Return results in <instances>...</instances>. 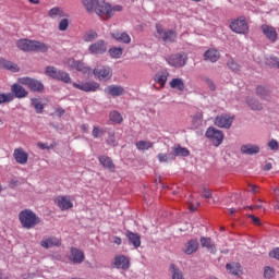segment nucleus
<instances>
[{
  "label": "nucleus",
  "instance_id": "nucleus-50",
  "mask_svg": "<svg viewBox=\"0 0 279 279\" xmlns=\"http://www.w3.org/2000/svg\"><path fill=\"white\" fill-rule=\"evenodd\" d=\"M274 276H276L274 268L266 266L264 268V277L269 279V278H274Z\"/></svg>",
  "mask_w": 279,
  "mask_h": 279
},
{
  "label": "nucleus",
  "instance_id": "nucleus-15",
  "mask_svg": "<svg viewBox=\"0 0 279 279\" xmlns=\"http://www.w3.org/2000/svg\"><path fill=\"white\" fill-rule=\"evenodd\" d=\"M54 204H57L60 210H71V208H73V201H71V196H57Z\"/></svg>",
  "mask_w": 279,
  "mask_h": 279
},
{
  "label": "nucleus",
  "instance_id": "nucleus-14",
  "mask_svg": "<svg viewBox=\"0 0 279 279\" xmlns=\"http://www.w3.org/2000/svg\"><path fill=\"white\" fill-rule=\"evenodd\" d=\"M260 29L269 43H276V40H278V31H276V27L264 24Z\"/></svg>",
  "mask_w": 279,
  "mask_h": 279
},
{
  "label": "nucleus",
  "instance_id": "nucleus-22",
  "mask_svg": "<svg viewBox=\"0 0 279 279\" xmlns=\"http://www.w3.org/2000/svg\"><path fill=\"white\" fill-rule=\"evenodd\" d=\"M240 151L246 156H255V154H260V146L256 144H244L241 146Z\"/></svg>",
  "mask_w": 279,
  "mask_h": 279
},
{
  "label": "nucleus",
  "instance_id": "nucleus-27",
  "mask_svg": "<svg viewBox=\"0 0 279 279\" xmlns=\"http://www.w3.org/2000/svg\"><path fill=\"white\" fill-rule=\"evenodd\" d=\"M125 236L129 240V243L135 248L141 247V235L132 231H126Z\"/></svg>",
  "mask_w": 279,
  "mask_h": 279
},
{
  "label": "nucleus",
  "instance_id": "nucleus-10",
  "mask_svg": "<svg viewBox=\"0 0 279 279\" xmlns=\"http://www.w3.org/2000/svg\"><path fill=\"white\" fill-rule=\"evenodd\" d=\"M230 29H232L235 34H248L250 26L247 25V22L245 21V17H239L231 22Z\"/></svg>",
  "mask_w": 279,
  "mask_h": 279
},
{
  "label": "nucleus",
  "instance_id": "nucleus-63",
  "mask_svg": "<svg viewBox=\"0 0 279 279\" xmlns=\"http://www.w3.org/2000/svg\"><path fill=\"white\" fill-rule=\"evenodd\" d=\"M234 213H236V209H234V208H230V209H229V214H230V215H234Z\"/></svg>",
  "mask_w": 279,
  "mask_h": 279
},
{
  "label": "nucleus",
  "instance_id": "nucleus-47",
  "mask_svg": "<svg viewBox=\"0 0 279 279\" xmlns=\"http://www.w3.org/2000/svg\"><path fill=\"white\" fill-rule=\"evenodd\" d=\"M202 82H204V84H206V86H208L209 90H217V86L215 85V82H213V80H210L208 76H204L202 78Z\"/></svg>",
  "mask_w": 279,
  "mask_h": 279
},
{
  "label": "nucleus",
  "instance_id": "nucleus-4",
  "mask_svg": "<svg viewBox=\"0 0 279 279\" xmlns=\"http://www.w3.org/2000/svg\"><path fill=\"white\" fill-rule=\"evenodd\" d=\"M205 136L210 141V143H213L214 147H219V145L223 143V138H226L223 131H220L214 126H209L207 129Z\"/></svg>",
  "mask_w": 279,
  "mask_h": 279
},
{
  "label": "nucleus",
  "instance_id": "nucleus-23",
  "mask_svg": "<svg viewBox=\"0 0 279 279\" xmlns=\"http://www.w3.org/2000/svg\"><path fill=\"white\" fill-rule=\"evenodd\" d=\"M84 258V251L76 247H71V260L74 263V265H82Z\"/></svg>",
  "mask_w": 279,
  "mask_h": 279
},
{
  "label": "nucleus",
  "instance_id": "nucleus-37",
  "mask_svg": "<svg viewBox=\"0 0 279 279\" xmlns=\"http://www.w3.org/2000/svg\"><path fill=\"white\" fill-rule=\"evenodd\" d=\"M170 87L175 88L177 90H180L181 93H183L185 85H184V80L182 78H173L170 82Z\"/></svg>",
  "mask_w": 279,
  "mask_h": 279
},
{
  "label": "nucleus",
  "instance_id": "nucleus-45",
  "mask_svg": "<svg viewBox=\"0 0 279 279\" xmlns=\"http://www.w3.org/2000/svg\"><path fill=\"white\" fill-rule=\"evenodd\" d=\"M227 65L230 69V71H233V72L241 71V65L236 62V60L232 58L228 60Z\"/></svg>",
  "mask_w": 279,
  "mask_h": 279
},
{
  "label": "nucleus",
  "instance_id": "nucleus-52",
  "mask_svg": "<svg viewBox=\"0 0 279 279\" xmlns=\"http://www.w3.org/2000/svg\"><path fill=\"white\" fill-rule=\"evenodd\" d=\"M268 147L271 151H278L279 149V143L276 140H270L268 142Z\"/></svg>",
  "mask_w": 279,
  "mask_h": 279
},
{
  "label": "nucleus",
  "instance_id": "nucleus-24",
  "mask_svg": "<svg viewBox=\"0 0 279 279\" xmlns=\"http://www.w3.org/2000/svg\"><path fill=\"white\" fill-rule=\"evenodd\" d=\"M199 250V242L197 240H190L187 243L184 244L183 252L191 256V254H195Z\"/></svg>",
  "mask_w": 279,
  "mask_h": 279
},
{
  "label": "nucleus",
  "instance_id": "nucleus-41",
  "mask_svg": "<svg viewBox=\"0 0 279 279\" xmlns=\"http://www.w3.org/2000/svg\"><path fill=\"white\" fill-rule=\"evenodd\" d=\"M226 268L233 276H239V271H241V265L239 264H227Z\"/></svg>",
  "mask_w": 279,
  "mask_h": 279
},
{
  "label": "nucleus",
  "instance_id": "nucleus-61",
  "mask_svg": "<svg viewBox=\"0 0 279 279\" xmlns=\"http://www.w3.org/2000/svg\"><path fill=\"white\" fill-rule=\"evenodd\" d=\"M252 193H258V185H251Z\"/></svg>",
  "mask_w": 279,
  "mask_h": 279
},
{
  "label": "nucleus",
  "instance_id": "nucleus-6",
  "mask_svg": "<svg viewBox=\"0 0 279 279\" xmlns=\"http://www.w3.org/2000/svg\"><path fill=\"white\" fill-rule=\"evenodd\" d=\"M46 74H48L49 77H52V80H58L59 82H63L64 84H71V75L53 66H47Z\"/></svg>",
  "mask_w": 279,
  "mask_h": 279
},
{
  "label": "nucleus",
  "instance_id": "nucleus-48",
  "mask_svg": "<svg viewBox=\"0 0 279 279\" xmlns=\"http://www.w3.org/2000/svg\"><path fill=\"white\" fill-rule=\"evenodd\" d=\"M105 133L106 131H104V129H99V126H94L92 136H94V138H101Z\"/></svg>",
  "mask_w": 279,
  "mask_h": 279
},
{
  "label": "nucleus",
  "instance_id": "nucleus-8",
  "mask_svg": "<svg viewBox=\"0 0 279 279\" xmlns=\"http://www.w3.org/2000/svg\"><path fill=\"white\" fill-rule=\"evenodd\" d=\"M187 60H189V56H186V53H184V52L171 54L170 57H168L166 59L168 64L170 66H174V69H181V66H185Z\"/></svg>",
  "mask_w": 279,
  "mask_h": 279
},
{
  "label": "nucleus",
  "instance_id": "nucleus-46",
  "mask_svg": "<svg viewBox=\"0 0 279 279\" xmlns=\"http://www.w3.org/2000/svg\"><path fill=\"white\" fill-rule=\"evenodd\" d=\"M97 36H98L97 32L89 31V32L85 33L83 40L85 43H93V40H96Z\"/></svg>",
  "mask_w": 279,
  "mask_h": 279
},
{
  "label": "nucleus",
  "instance_id": "nucleus-40",
  "mask_svg": "<svg viewBox=\"0 0 279 279\" xmlns=\"http://www.w3.org/2000/svg\"><path fill=\"white\" fill-rule=\"evenodd\" d=\"M157 158H158L159 162H171V160H175L173 158V154L171 151L168 155L165 153H159L157 155Z\"/></svg>",
  "mask_w": 279,
  "mask_h": 279
},
{
  "label": "nucleus",
  "instance_id": "nucleus-12",
  "mask_svg": "<svg viewBox=\"0 0 279 279\" xmlns=\"http://www.w3.org/2000/svg\"><path fill=\"white\" fill-rule=\"evenodd\" d=\"M234 121V117H230L228 114H222L216 117L214 123L217 128H222L225 130H230L232 128V123Z\"/></svg>",
  "mask_w": 279,
  "mask_h": 279
},
{
  "label": "nucleus",
  "instance_id": "nucleus-62",
  "mask_svg": "<svg viewBox=\"0 0 279 279\" xmlns=\"http://www.w3.org/2000/svg\"><path fill=\"white\" fill-rule=\"evenodd\" d=\"M81 130H83V132H88V124H82Z\"/></svg>",
  "mask_w": 279,
  "mask_h": 279
},
{
  "label": "nucleus",
  "instance_id": "nucleus-5",
  "mask_svg": "<svg viewBox=\"0 0 279 279\" xmlns=\"http://www.w3.org/2000/svg\"><path fill=\"white\" fill-rule=\"evenodd\" d=\"M156 38L162 40V43H174L178 35L171 29H165L160 24L156 25Z\"/></svg>",
  "mask_w": 279,
  "mask_h": 279
},
{
  "label": "nucleus",
  "instance_id": "nucleus-28",
  "mask_svg": "<svg viewBox=\"0 0 279 279\" xmlns=\"http://www.w3.org/2000/svg\"><path fill=\"white\" fill-rule=\"evenodd\" d=\"M171 279H186L184 277V271L180 269L175 264H171L169 268Z\"/></svg>",
  "mask_w": 279,
  "mask_h": 279
},
{
  "label": "nucleus",
  "instance_id": "nucleus-26",
  "mask_svg": "<svg viewBox=\"0 0 279 279\" xmlns=\"http://www.w3.org/2000/svg\"><path fill=\"white\" fill-rule=\"evenodd\" d=\"M98 160L100 165L104 167V169H107L108 171H111L113 173L116 166L112 161V158L102 155L98 157Z\"/></svg>",
  "mask_w": 279,
  "mask_h": 279
},
{
  "label": "nucleus",
  "instance_id": "nucleus-33",
  "mask_svg": "<svg viewBox=\"0 0 279 279\" xmlns=\"http://www.w3.org/2000/svg\"><path fill=\"white\" fill-rule=\"evenodd\" d=\"M48 16L50 19H64L66 16V13H64V10L60 7H54L48 11Z\"/></svg>",
  "mask_w": 279,
  "mask_h": 279
},
{
  "label": "nucleus",
  "instance_id": "nucleus-56",
  "mask_svg": "<svg viewBox=\"0 0 279 279\" xmlns=\"http://www.w3.org/2000/svg\"><path fill=\"white\" fill-rule=\"evenodd\" d=\"M37 147H39V149H50V147L47 144L40 142L37 144Z\"/></svg>",
  "mask_w": 279,
  "mask_h": 279
},
{
  "label": "nucleus",
  "instance_id": "nucleus-11",
  "mask_svg": "<svg viewBox=\"0 0 279 279\" xmlns=\"http://www.w3.org/2000/svg\"><path fill=\"white\" fill-rule=\"evenodd\" d=\"M72 86L84 93H96V90H99V83L97 82L72 83Z\"/></svg>",
  "mask_w": 279,
  "mask_h": 279
},
{
  "label": "nucleus",
  "instance_id": "nucleus-31",
  "mask_svg": "<svg viewBox=\"0 0 279 279\" xmlns=\"http://www.w3.org/2000/svg\"><path fill=\"white\" fill-rule=\"evenodd\" d=\"M256 95L260 97V99H264L265 101H269L271 99V95L269 93V88L259 85L256 87Z\"/></svg>",
  "mask_w": 279,
  "mask_h": 279
},
{
  "label": "nucleus",
  "instance_id": "nucleus-39",
  "mask_svg": "<svg viewBox=\"0 0 279 279\" xmlns=\"http://www.w3.org/2000/svg\"><path fill=\"white\" fill-rule=\"evenodd\" d=\"M2 65L4 69H8V71H12L13 73H19L20 71L19 65L12 61L3 60Z\"/></svg>",
  "mask_w": 279,
  "mask_h": 279
},
{
  "label": "nucleus",
  "instance_id": "nucleus-54",
  "mask_svg": "<svg viewBox=\"0 0 279 279\" xmlns=\"http://www.w3.org/2000/svg\"><path fill=\"white\" fill-rule=\"evenodd\" d=\"M248 219H252L254 226H260V218L254 215H247Z\"/></svg>",
  "mask_w": 279,
  "mask_h": 279
},
{
  "label": "nucleus",
  "instance_id": "nucleus-25",
  "mask_svg": "<svg viewBox=\"0 0 279 279\" xmlns=\"http://www.w3.org/2000/svg\"><path fill=\"white\" fill-rule=\"evenodd\" d=\"M68 64L71 66V69H76V71H81L82 73H90V68L84 65L82 61L69 59Z\"/></svg>",
  "mask_w": 279,
  "mask_h": 279
},
{
  "label": "nucleus",
  "instance_id": "nucleus-1",
  "mask_svg": "<svg viewBox=\"0 0 279 279\" xmlns=\"http://www.w3.org/2000/svg\"><path fill=\"white\" fill-rule=\"evenodd\" d=\"M87 12H96L102 19H111L116 12H121L123 7L117 4L114 7L104 0H81Z\"/></svg>",
  "mask_w": 279,
  "mask_h": 279
},
{
  "label": "nucleus",
  "instance_id": "nucleus-43",
  "mask_svg": "<svg viewBox=\"0 0 279 279\" xmlns=\"http://www.w3.org/2000/svg\"><path fill=\"white\" fill-rule=\"evenodd\" d=\"M110 119L113 123H123V116L119 111H111Z\"/></svg>",
  "mask_w": 279,
  "mask_h": 279
},
{
  "label": "nucleus",
  "instance_id": "nucleus-19",
  "mask_svg": "<svg viewBox=\"0 0 279 279\" xmlns=\"http://www.w3.org/2000/svg\"><path fill=\"white\" fill-rule=\"evenodd\" d=\"M13 158L17 165H25L29 160V155L23 148H15L13 151Z\"/></svg>",
  "mask_w": 279,
  "mask_h": 279
},
{
  "label": "nucleus",
  "instance_id": "nucleus-57",
  "mask_svg": "<svg viewBox=\"0 0 279 279\" xmlns=\"http://www.w3.org/2000/svg\"><path fill=\"white\" fill-rule=\"evenodd\" d=\"M113 243H114L116 245H121V243H122L121 238H119V236H113Z\"/></svg>",
  "mask_w": 279,
  "mask_h": 279
},
{
  "label": "nucleus",
  "instance_id": "nucleus-51",
  "mask_svg": "<svg viewBox=\"0 0 279 279\" xmlns=\"http://www.w3.org/2000/svg\"><path fill=\"white\" fill-rule=\"evenodd\" d=\"M267 64H269L270 66H277V69H279V58L278 57L268 58Z\"/></svg>",
  "mask_w": 279,
  "mask_h": 279
},
{
  "label": "nucleus",
  "instance_id": "nucleus-42",
  "mask_svg": "<svg viewBox=\"0 0 279 279\" xmlns=\"http://www.w3.org/2000/svg\"><path fill=\"white\" fill-rule=\"evenodd\" d=\"M109 54L111 56V58L119 59V58H121V56H123V48L113 47V48L109 49Z\"/></svg>",
  "mask_w": 279,
  "mask_h": 279
},
{
  "label": "nucleus",
  "instance_id": "nucleus-35",
  "mask_svg": "<svg viewBox=\"0 0 279 279\" xmlns=\"http://www.w3.org/2000/svg\"><path fill=\"white\" fill-rule=\"evenodd\" d=\"M246 104L251 110H263V104H260V101H258L256 98L248 97L246 99Z\"/></svg>",
  "mask_w": 279,
  "mask_h": 279
},
{
  "label": "nucleus",
  "instance_id": "nucleus-60",
  "mask_svg": "<svg viewBox=\"0 0 279 279\" xmlns=\"http://www.w3.org/2000/svg\"><path fill=\"white\" fill-rule=\"evenodd\" d=\"M57 114H58V117H62L64 114V109L58 108L57 109Z\"/></svg>",
  "mask_w": 279,
  "mask_h": 279
},
{
  "label": "nucleus",
  "instance_id": "nucleus-17",
  "mask_svg": "<svg viewBox=\"0 0 279 279\" xmlns=\"http://www.w3.org/2000/svg\"><path fill=\"white\" fill-rule=\"evenodd\" d=\"M11 95H13V98L15 97L16 99H25L29 95V92L22 87L21 84H13L11 85Z\"/></svg>",
  "mask_w": 279,
  "mask_h": 279
},
{
  "label": "nucleus",
  "instance_id": "nucleus-9",
  "mask_svg": "<svg viewBox=\"0 0 279 279\" xmlns=\"http://www.w3.org/2000/svg\"><path fill=\"white\" fill-rule=\"evenodd\" d=\"M93 74L99 82H108L112 78V69H110V66L100 65L93 70Z\"/></svg>",
  "mask_w": 279,
  "mask_h": 279
},
{
  "label": "nucleus",
  "instance_id": "nucleus-3",
  "mask_svg": "<svg viewBox=\"0 0 279 279\" xmlns=\"http://www.w3.org/2000/svg\"><path fill=\"white\" fill-rule=\"evenodd\" d=\"M16 47L20 48L21 51H39L41 53L49 51L47 44L29 39H20L16 43Z\"/></svg>",
  "mask_w": 279,
  "mask_h": 279
},
{
  "label": "nucleus",
  "instance_id": "nucleus-59",
  "mask_svg": "<svg viewBox=\"0 0 279 279\" xmlns=\"http://www.w3.org/2000/svg\"><path fill=\"white\" fill-rule=\"evenodd\" d=\"M272 165L271 162H268L264 166V171H271Z\"/></svg>",
  "mask_w": 279,
  "mask_h": 279
},
{
  "label": "nucleus",
  "instance_id": "nucleus-30",
  "mask_svg": "<svg viewBox=\"0 0 279 279\" xmlns=\"http://www.w3.org/2000/svg\"><path fill=\"white\" fill-rule=\"evenodd\" d=\"M171 153H172L174 160H175V158H178V156H182V157L191 156V151L189 149H186L185 147H181V146H173L171 148Z\"/></svg>",
  "mask_w": 279,
  "mask_h": 279
},
{
  "label": "nucleus",
  "instance_id": "nucleus-38",
  "mask_svg": "<svg viewBox=\"0 0 279 279\" xmlns=\"http://www.w3.org/2000/svg\"><path fill=\"white\" fill-rule=\"evenodd\" d=\"M31 104L33 108H35V111L37 112V114H43V110H45V105H43V101H40V99L33 98L31 100Z\"/></svg>",
  "mask_w": 279,
  "mask_h": 279
},
{
  "label": "nucleus",
  "instance_id": "nucleus-21",
  "mask_svg": "<svg viewBox=\"0 0 279 279\" xmlns=\"http://www.w3.org/2000/svg\"><path fill=\"white\" fill-rule=\"evenodd\" d=\"M40 245L45 250H49V247H60V245H62V241H60V239L56 236H50V238L43 239L40 241Z\"/></svg>",
  "mask_w": 279,
  "mask_h": 279
},
{
  "label": "nucleus",
  "instance_id": "nucleus-2",
  "mask_svg": "<svg viewBox=\"0 0 279 279\" xmlns=\"http://www.w3.org/2000/svg\"><path fill=\"white\" fill-rule=\"evenodd\" d=\"M19 220L22 228L26 230H32V228H36L40 223V217L36 215L32 209H24L19 214Z\"/></svg>",
  "mask_w": 279,
  "mask_h": 279
},
{
  "label": "nucleus",
  "instance_id": "nucleus-34",
  "mask_svg": "<svg viewBox=\"0 0 279 279\" xmlns=\"http://www.w3.org/2000/svg\"><path fill=\"white\" fill-rule=\"evenodd\" d=\"M201 245L202 247L208 248L211 254L217 252V248L215 247V244H213V240L210 238H201Z\"/></svg>",
  "mask_w": 279,
  "mask_h": 279
},
{
  "label": "nucleus",
  "instance_id": "nucleus-55",
  "mask_svg": "<svg viewBox=\"0 0 279 279\" xmlns=\"http://www.w3.org/2000/svg\"><path fill=\"white\" fill-rule=\"evenodd\" d=\"M270 258H276L277 260H279V248H275L274 251H271L269 253Z\"/></svg>",
  "mask_w": 279,
  "mask_h": 279
},
{
  "label": "nucleus",
  "instance_id": "nucleus-16",
  "mask_svg": "<svg viewBox=\"0 0 279 279\" xmlns=\"http://www.w3.org/2000/svg\"><path fill=\"white\" fill-rule=\"evenodd\" d=\"M113 267H116V269L128 271V269H130V258L125 255H117L114 257Z\"/></svg>",
  "mask_w": 279,
  "mask_h": 279
},
{
  "label": "nucleus",
  "instance_id": "nucleus-58",
  "mask_svg": "<svg viewBox=\"0 0 279 279\" xmlns=\"http://www.w3.org/2000/svg\"><path fill=\"white\" fill-rule=\"evenodd\" d=\"M107 143L109 144V145H114V135H110V137L107 140Z\"/></svg>",
  "mask_w": 279,
  "mask_h": 279
},
{
  "label": "nucleus",
  "instance_id": "nucleus-53",
  "mask_svg": "<svg viewBox=\"0 0 279 279\" xmlns=\"http://www.w3.org/2000/svg\"><path fill=\"white\" fill-rule=\"evenodd\" d=\"M202 197L204 199H210V197H213V193L210 192V190L204 189L202 193Z\"/></svg>",
  "mask_w": 279,
  "mask_h": 279
},
{
  "label": "nucleus",
  "instance_id": "nucleus-7",
  "mask_svg": "<svg viewBox=\"0 0 279 279\" xmlns=\"http://www.w3.org/2000/svg\"><path fill=\"white\" fill-rule=\"evenodd\" d=\"M17 82L19 84H22V86H27V88H29L34 93H41V90L45 89V85H43V83L36 78L25 76L20 77Z\"/></svg>",
  "mask_w": 279,
  "mask_h": 279
},
{
  "label": "nucleus",
  "instance_id": "nucleus-64",
  "mask_svg": "<svg viewBox=\"0 0 279 279\" xmlns=\"http://www.w3.org/2000/svg\"><path fill=\"white\" fill-rule=\"evenodd\" d=\"M275 195H276L277 197H279V190H278V189H275Z\"/></svg>",
  "mask_w": 279,
  "mask_h": 279
},
{
  "label": "nucleus",
  "instance_id": "nucleus-49",
  "mask_svg": "<svg viewBox=\"0 0 279 279\" xmlns=\"http://www.w3.org/2000/svg\"><path fill=\"white\" fill-rule=\"evenodd\" d=\"M59 32H66L69 29V20L68 19H62L59 23Z\"/></svg>",
  "mask_w": 279,
  "mask_h": 279
},
{
  "label": "nucleus",
  "instance_id": "nucleus-18",
  "mask_svg": "<svg viewBox=\"0 0 279 279\" xmlns=\"http://www.w3.org/2000/svg\"><path fill=\"white\" fill-rule=\"evenodd\" d=\"M111 38L116 40L117 43H122L123 45H130L132 43V37L125 32H111L110 33Z\"/></svg>",
  "mask_w": 279,
  "mask_h": 279
},
{
  "label": "nucleus",
  "instance_id": "nucleus-13",
  "mask_svg": "<svg viewBox=\"0 0 279 279\" xmlns=\"http://www.w3.org/2000/svg\"><path fill=\"white\" fill-rule=\"evenodd\" d=\"M88 51L94 56H101L102 53H106V51H108V46L106 45L105 40L100 39L92 44L88 48Z\"/></svg>",
  "mask_w": 279,
  "mask_h": 279
},
{
  "label": "nucleus",
  "instance_id": "nucleus-32",
  "mask_svg": "<svg viewBox=\"0 0 279 279\" xmlns=\"http://www.w3.org/2000/svg\"><path fill=\"white\" fill-rule=\"evenodd\" d=\"M204 58L209 62H217L221 58V54L217 49H209L204 53Z\"/></svg>",
  "mask_w": 279,
  "mask_h": 279
},
{
  "label": "nucleus",
  "instance_id": "nucleus-36",
  "mask_svg": "<svg viewBox=\"0 0 279 279\" xmlns=\"http://www.w3.org/2000/svg\"><path fill=\"white\" fill-rule=\"evenodd\" d=\"M135 147L138 151H147V149H151L154 147V142L140 141L135 144Z\"/></svg>",
  "mask_w": 279,
  "mask_h": 279
},
{
  "label": "nucleus",
  "instance_id": "nucleus-44",
  "mask_svg": "<svg viewBox=\"0 0 279 279\" xmlns=\"http://www.w3.org/2000/svg\"><path fill=\"white\" fill-rule=\"evenodd\" d=\"M10 101H14V95L12 93L0 94V105L10 104Z\"/></svg>",
  "mask_w": 279,
  "mask_h": 279
},
{
  "label": "nucleus",
  "instance_id": "nucleus-20",
  "mask_svg": "<svg viewBox=\"0 0 279 279\" xmlns=\"http://www.w3.org/2000/svg\"><path fill=\"white\" fill-rule=\"evenodd\" d=\"M105 93L111 97H121L125 95V88L121 85H109L105 88Z\"/></svg>",
  "mask_w": 279,
  "mask_h": 279
},
{
  "label": "nucleus",
  "instance_id": "nucleus-29",
  "mask_svg": "<svg viewBox=\"0 0 279 279\" xmlns=\"http://www.w3.org/2000/svg\"><path fill=\"white\" fill-rule=\"evenodd\" d=\"M169 77V72L167 71H161L158 72L155 77L154 81L156 82V84H159V86L161 88H165V84H167V78Z\"/></svg>",
  "mask_w": 279,
  "mask_h": 279
}]
</instances>
